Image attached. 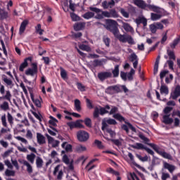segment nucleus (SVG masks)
Wrapping results in <instances>:
<instances>
[{
    "instance_id": "32",
    "label": "nucleus",
    "mask_w": 180,
    "mask_h": 180,
    "mask_svg": "<svg viewBox=\"0 0 180 180\" xmlns=\"http://www.w3.org/2000/svg\"><path fill=\"white\" fill-rule=\"evenodd\" d=\"M179 43H180V35L179 36V37L174 39L173 40V42L170 44L171 49H175L176 46L179 44Z\"/></svg>"
},
{
    "instance_id": "27",
    "label": "nucleus",
    "mask_w": 180,
    "mask_h": 180,
    "mask_svg": "<svg viewBox=\"0 0 180 180\" xmlns=\"http://www.w3.org/2000/svg\"><path fill=\"white\" fill-rule=\"evenodd\" d=\"M75 110H77V112H81V110H82V108L81 107V101L79 99L75 100Z\"/></svg>"
},
{
    "instance_id": "2",
    "label": "nucleus",
    "mask_w": 180,
    "mask_h": 180,
    "mask_svg": "<svg viewBox=\"0 0 180 180\" xmlns=\"http://www.w3.org/2000/svg\"><path fill=\"white\" fill-rule=\"evenodd\" d=\"M134 4L136 5L138 8H141V9H145V11H153V12L160 11V7L155 5L147 4L146 1L143 0H135Z\"/></svg>"
},
{
    "instance_id": "8",
    "label": "nucleus",
    "mask_w": 180,
    "mask_h": 180,
    "mask_svg": "<svg viewBox=\"0 0 180 180\" xmlns=\"http://www.w3.org/2000/svg\"><path fill=\"white\" fill-rule=\"evenodd\" d=\"M32 68H28L25 71V75H30L31 77H34L35 75H37L39 70L37 68V63H32Z\"/></svg>"
},
{
    "instance_id": "3",
    "label": "nucleus",
    "mask_w": 180,
    "mask_h": 180,
    "mask_svg": "<svg viewBox=\"0 0 180 180\" xmlns=\"http://www.w3.org/2000/svg\"><path fill=\"white\" fill-rule=\"evenodd\" d=\"M118 25L119 24L115 20L108 19L105 20V29L112 33L114 36L119 33V28L117 27Z\"/></svg>"
},
{
    "instance_id": "29",
    "label": "nucleus",
    "mask_w": 180,
    "mask_h": 180,
    "mask_svg": "<svg viewBox=\"0 0 180 180\" xmlns=\"http://www.w3.org/2000/svg\"><path fill=\"white\" fill-rule=\"evenodd\" d=\"M60 77L62 79H64V81H65V79L68 78V74L67 73V70L63 69V67H60Z\"/></svg>"
},
{
    "instance_id": "61",
    "label": "nucleus",
    "mask_w": 180,
    "mask_h": 180,
    "mask_svg": "<svg viewBox=\"0 0 180 180\" xmlns=\"http://www.w3.org/2000/svg\"><path fill=\"white\" fill-rule=\"evenodd\" d=\"M93 65L94 67H101V65H102V62L101 60L96 59L94 60Z\"/></svg>"
},
{
    "instance_id": "39",
    "label": "nucleus",
    "mask_w": 180,
    "mask_h": 180,
    "mask_svg": "<svg viewBox=\"0 0 180 180\" xmlns=\"http://www.w3.org/2000/svg\"><path fill=\"white\" fill-rule=\"evenodd\" d=\"M6 18H8V12L0 8V20H4V19H6Z\"/></svg>"
},
{
    "instance_id": "42",
    "label": "nucleus",
    "mask_w": 180,
    "mask_h": 180,
    "mask_svg": "<svg viewBox=\"0 0 180 180\" xmlns=\"http://www.w3.org/2000/svg\"><path fill=\"white\" fill-rule=\"evenodd\" d=\"M31 113L33 114V115L34 116V117H36V119H37V120L41 122V120H43V115H41V114L40 113L37 114L36 111H33L32 110H31Z\"/></svg>"
},
{
    "instance_id": "18",
    "label": "nucleus",
    "mask_w": 180,
    "mask_h": 180,
    "mask_svg": "<svg viewBox=\"0 0 180 180\" xmlns=\"http://www.w3.org/2000/svg\"><path fill=\"white\" fill-rule=\"evenodd\" d=\"M85 25L86 23L84 22H76L73 26L74 30H75V32H79V30H82V29H85Z\"/></svg>"
},
{
    "instance_id": "51",
    "label": "nucleus",
    "mask_w": 180,
    "mask_h": 180,
    "mask_svg": "<svg viewBox=\"0 0 180 180\" xmlns=\"http://www.w3.org/2000/svg\"><path fill=\"white\" fill-rule=\"evenodd\" d=\"M110 15L111 18H118L119 17V14L115 9H111L110 11Z\"/></svg>"
},
{
    "instance_id": "13",
    "label": "nucleus",
    "mask_w": 180,
    "mask_h": 180,
    "mask_svg": "<svg viewBox=\"0 0 180 180\" xmlns=\"http://www.w3.org/2000/svg\"><path fill=\"white\" fill-rule=\"evenodd\" d=\"M30 98L33 102V103L37 106V108H41V97L39 98H34V94L33 92H30Z\"/></svg>"
},
{
    "instance_id": "26",
    "label": "nucleus",
    "mask_w": 180,
    "mask_h": 180,
    "mask_svg": "<svg viewBox=\"0 0 180 180\" xmlns=\"http://www.w3.org/2000/svg\"><path fill=\"white\" fill-rule=\"evenodd\" d=\"M11 98H12V94L10 91H6V95L0 97V101L5 100L11 102Z\"/></svg>"
},
{
    "instance_id": "44",
    "label": "nucleus",
    "mask_w": 180,
    "mask_h": 180,
    "mask_svg": "<svg viewBox=\"0 0 180 180\" xmlns=\"http://www.w3.org/2000/svg\"><path fill=\"white\" fill-rule=\"evenodd\" d=\"M36 33H38L40 36L43 34V32H44V30H41V25L37 24V25L35 27Z\"/></svg>"
},
{
    "instance_id": "25",
    "label": "nucleus",
    "mask_w": 180,
    "mask_h": 180,
    "mask_svg": "<svg viewBox=\"0 0 180 180\" xmlns=\"http://www.w3.org/2000/svg\"><path fill=\"white\" fill-rule=\"evenodd\" d=\"M114 36L116 39H118L120 41H122V43H126V40L127 39V37H126V35H122L119 34V32H117V34Z\"/></svg>"
},
{
    "instance_id": "45",
    "label": "nucleus",
    "mask_w": 180,
    "mask_h": 180,
    "mask_svg": "<svg viewBox=\"0 0 180 180\" xmlns=\"http://www.w3.org/2000/svg\"><path fill=\"white\" fill-rule=\"evenodd\" d=\"M70 18H72V20L73 22H77L78 20H81V18H79V16H78L75 13H70Z\"/></svg>"
},
{
    "instance_id": "15",
    "label": "nucleus",
    "mask_w": 180,
    "mask_h": 180,
    "mask_svg": "<svg viewBox=\"0 0 180 180\" xmlns=\"http://www.w3.org/2000/svg\"><path fill=\"white\" fill-rule=\"evenodd\" d=\"M28 61H32V57L26 58L23 63L20 64L19 68V71H20V72H23V71H25V68H27V67L29 66V63H27Z\"/></svg>"
},
{
    "instance_id": "21",
    "label": "nucleus",
    "mask_w": 180,
    "mask_h": 180,
    "mask_svg": "<svg viewBox=\"0 0 180 180\" xmlns=\"http://www.w3.org/2000/svg\"><path fill=\"white\" fill-rule=\"evenodd\" d=\"M136 25H141L143 24V27H146L147 26V19L144 17H139L136 19Z\"/></svg>"
},
{
    "instance_id": "63",
    "label": "nucleus",
    "mask_w": 180,
    "mask_h": 180,
    "mask_svg": "<svg viewBox=\"0 0 180 180\" xmlns=\"http://www.w3.org/2000/svg\"><path fill=\"white\" fill-rule=\"evenodd\" d=\"M7 119L10 124H13V117L9 112L7 113Z\"/></svg>"
},
{
    "instance_id": "54",
    "label": "nucleus",
    "mask_w": 180,
    "mask_h": 180,
    "mask_svg": "<svg viewBox=\"0 0 180 180\" xmlns=\"http://www.w3.org/2000/svg\"><path fill=\"white\" fill-rule=\"evenodd\" d=\"M62 161L63 162H64V164H66V165H68V164H70V158H68V155H64L63 156Z\"/></svg>"
},
{
    "instance_id": "24",
    "label": "nucleus",
    "mask_w": 180,
    "mask_h": 180,
    "mask_svg": "<svg viewBox=\"0 0 180 180\" xmlns=\"http://www.w3.org/2000/svg\"><path fill=\"white\" fill-rule=\"evenodd\" d=\"M96 161H98V159H93L86 165V166L85 167V169H87L88 172H89V171H92V169H94V168L96 167L95 165H94L89 167V165L94 164V162H95Z\"/></svg>"
},
{
    "instance_id": "47",
    "label": "nucleus",
    "mask_w": 180,
    "mask_h": 180,
    "mask_svg": "<svg viewBox=\"0 0 180 180\" xmlns=\"http://www.w3.org/2000/svg\"><path fill=\"white\" fill-rule=\"evenodd\" d=\"M76 85L77 86V89H79V91H80V92H85V91H86L85 86L84 84H82V83L77 82L76 84Z\"/></svg>"
},
{
    "instance_id": "33",
    "label": "nucleus",
    "mask_w": 180,
    "mask_h": 180,
    "mask_svg": "<svg viewBox=\"0 0 180 180\" xmlns=\"http://www.w3.org/2000/svg\"><path fill=\"white\" fill-rule=\"evenodd\" d=\"M122 27L125 32H133V27L127 22H123Z\"/></svg>"
},
{
    "instance_id": "14",
    "label": "nucleus",
    "mask_w": 180,
    "mask_h": 180,
    "mask_svg": "<svg viewBox=\"0 0 180 180\" xmlns=\"http://www.w3.org/2000/svg\"><path fill=\"white\" fill-rule=\"evenodd\" d=\"M126 124H122L121 126V129L126 131V133H129V129H130L133 131H136V128L134 127L133 124H131L130 122H125Z\"/></svg>"
},
{
    "instance_id": "43",
    "label": "nucleus",
    "mask_w": 180,
    "mask_h": 180,
    "mask_svg": "<svg viewBox=\"0 0 180 180\" xmlns=\"http://www.w3.org/2000/svg\"><path fill=\"white\" fill-rule=\"evenodd\" d=\"M107 172H108V174H112L113 175H115L116 176H119L120 175V173H119V172L115 171V169H113V168L112 167H109L106 169Z\"/></svg>"
},
{
    "instance_id": "36",
    "label": "nucleus",
    "mask_w": 180,
    "mask_h": 180,
    "mask_svg": "<svg viewBox=\"0 0 180 180\" xmlns=\"http://www.w3.org/2000/svg\"><path fill=\"white\" fill-rule=\"evenodd\" d=\"M49 119H51L49 121V123L51 125L53 126L54 127H57V123H58V120L56 118H54V117L53 116H50Z\"/></svg>"
},
{
    "instance_id": "53",
    "label": "nucleus",
    "mask_w": 180,
    "mask_h": 180,
    "mask_svg": "<svg viewBox=\"0 0 180 180\" xmlns=\"http://www.w3.org/2000/svg\"><path fill=\"white\" fill-rule=\"evenodd\" d=\"M94 144H96V146H97L98 148H99L100 150H102V148H103V145H102V141L96 139L94 141Z\"/></svg>"
},
{
    "instance_id": "48",
    "label": "nucleus",
    "mask_w": 180,
    "mask_h": 180,
    "mask_svg": "<svg viewBox=\"0 0 180 180\" xmlns=\"http://www.w3.org/2000/svg\"><path fill=\"white\" fill-rule=\"evenodd\" d=\"M168 87L167 86L162 85L160 87V94H165V95H168L169 94Z\"/></svg>"
},
{
    "instance_id": "19",
    "label": "nucleus",
    "mask_w": 180,
    "mask_h": 180,
    "mask_svg": "<svg viewBox=\"0 0 180 180\" xmlns=\"http://www.w3.org/2000/svg\"><path fill=\"white\" fill-rule=\"evenodd\" d=\"M163 167L165 168V169H168L169 172H170V174H172L174 172V171H175V166L172 165L167 162H165L163 163Z\"/></svg>"
},
{
    "instance_id": "35",
    "label": "nucleus",
    "mask_w": 180,
    "mask_h": 180,
    "mask_svg": "<svg viewBox=\"0 0 180 180\" xmlns=\"http://www.w3.org/2000/svg\"><path fill=\"white\" fill-rule=\"evenodd\" d=\"M43 164H44L43 159H41V158L40 157H37L36 159L37 168H43Z\"/></svg>"
},
{
    "instance_id": "10",
    "label": "nucleus",
    "mask_w": 180,
    "mask_h": 180,
    "mask_svg": "<svg viewBox=\"0 0 180 180\" xmlns=\"http://www.w3.org/2000/svg\"><path fill=\"white\" fill-rule=\"evenodd\" d=\"M67 126L70 127V130H72V129H85V126L81 124L79 120H77L76 122H68Z\"/></svg>"
},
{
    "instance_id": "20",
    "label": "nucleus",
    "mask_w": 180,
    "mask_h": 180,
    "mask_svg": "<svg viewBox=\"0 0 180 180\" xmlns=\"http://www.w3.org/2000/svg\"><path fill=\"white\" fill-rule=\"evenodd\" d=\"M37 140L38 144L40 146H41V144H46V137L40 133L37 134Z\"/></svg>"
},
{
    "instance_id": "1",
    "label": "nucleus",
    "mask_w": 180,
    "mask_h": 180,
    "mask_svg": "<svg viewBox=\"0 0 180 180\" xmlns=\"http://www.w3.org/2000/svg\"><path fill=\"white\" fill-rule=\"evenodd\" d=\"M139 138L141 139V140H143L146 143V144H148V146L151 147V148H153V150H154V151H155L157 154H158L159 155H161V157H162L163 158H165L166 160H170L171 161H172V155H171V154L165 151L160 150V147L155 145V143H150V139L146 137V136L143 134H139Z\"/></svg>"
},
{
    "instance_id": "11",
    "label": "nucleus",
    "mask_w": 180,
    "mask_h": 180,
    "mask_svg": "<svg viewBox=\"0 0 180 180\" xmlns=\"http://www.w3.org/2000/svg\"><path fill=\"white\" fill-rule=\"evenodd\" d=\"M112 74L110 72H101L98 74V78L100 81H105L108 78H112Z\"/></svg>"
},
{
    "instance_id": "60",
    "label": "nucleus",
    "mask_w": 180,
    "mask_h": 180,
    "mask_svg": "<svg viewBox=\"0 0 180 180\" xmlns=\"http://www.w3.org/2000/svg\"><path fill=\"white\" fill-rule=\"evenodd\" d=\"M150 30L151 33H153V34L157 33L158 30H157V27L155 25L151 24L150 25Z\"/></svg>"
},
{
    "instance_id": "57",
    "label": "nucleus",
    "mask_w": 180,
    "mask_h": 180,
    "mask_svg": "<svg viewBox=\"0 0 180 180\" xmlns=\"http://www.w3.org/2000/svg\"><path fill=\"white\" fill-rule=\"evenodd\" d=\"M1 123L4 127H8V124L6 123V115L5 114L1 116Z\"/></svg>"
},
{
    "instance_id": "12",
    "label": "nucleus",
    "mask_w": 180,
    "mask_h": 180,
    "mask_svg": "<svg viewBox=\"0 0 180 180\" xmlns=\"http://www.w3.org/2000/svg\"><path fill=\"white\" fill-rule=\"evenodd\" d=\"M112 91H114L116 94H119V93L122 92L120 87L117 85L110 86L105 90L106 93L109 94H113Z\"/></svg>"
},
{
    "instance_id": "55",
    "label": "nucleus",
    "mask_w": 180,
    "mask_h": 180,
    "mask_svg": "<svg viewBox=\"0 0 180 180\" xmlns=\"http://www.w3.org/2000/svg\"><path fill=\"white\" fill-rule=\"evenodd\" d=\"M6 176H15V171L6 169L5 172Z\"/></svg>"
},
{
    "instance_id": "9",
    "label": "nucleus",
    "mask_w": 180,
    "mask_h": 180,
    "mask_svg": "<svg viewBox=\"0 0 180 180\" xmlns=\"http://www.w3.org/2000/svg\"><path fill=\"white\" fill-rule=\"evenodd\" d=\"M134 148H135L136 150H146L148 154L154 156V151L150 149V148H147L146 146H143V143H136L134 146Z\"/></svg>"
},
{
    "instance_id": "34",
    "label": "nucleus",
    "mask_w": 180,
    "mask_h": 180,
    "mask_svg": "<svg viewBox=\"0 0 180 180\" xmlns=\"http://www.w3.org/2000/svg\"><path fill=\"white\" fill-rule=\"evenodd\" d=\"M167 56H169V60H175L176 59V56H175V52H174V51L167 49Z\"/></svg>"
},
{
    "instance_id": "64",
    "label": "nucleus",
    "mask_w": 180,
    "mask_h": 180,
    "mask_svg": "<svg viewBox=\"0 0 180 180\" xmlns=\"http://www.w3.org/2000/svg\"><path fill=\"white\" fill-rule=\"evenodd\" d=\"M107 133L110 134V137L113 138L116 136V134L115 133V131L112 130L110 128H107Z\"/></svg>"
},
{
    "instance_id": "38",
    "label": "nucleus",
    "mask_w": 180,
    "mask_h": 180,
    "mask_svg": "<svg viewBox=\"0 0 180 180\" xmlns=\"http://www.w3.org/2000/svg\"><path fill=\"white\" fill-rule=\"evenodd\" d=\"M94 16H95V13L89 11V12L85 13L82 15V18H84V19H86L88 20L89 19H91V18H94Z\"/></svg>"
},
{
    "instance_id": "16",
    "label": "nucleus",
    "mask_w": 180,
    "mask_h": 180,
    "mask_svg": "<svg viewBox=\"0 0 180 180\" xmlns=\"http://www.w3.org/2000/svg\"><path fill=\"white\" fill-rule=\"evenodd\" d=\"M29 25V20H24L20 26V30H19V34H23L25 33V30H26V27Z\"/></svg>"
},
{
    "instance_id": "37",
    "label": "nucleus",
    "mask_w": 180,
    "mask_h": 180,
    "mask_svg": "<svg viewBox=\"0 0 180 180\" xmlns=\"http://www.w3.org/2000/svg\"><path fill=\"white\" fill-rule=\"evenodd\" d=\"M161 18H162V15L160 14H157L154 13H151L150 14L151 20H153V21L159 20V19H161Z\"/></svg>"
},
{
    "instance_id": "31",
    "label": "nucleus",
    "mask_w": 180,
    "mask_h": 180,
    "mask_svg": "<svg viewBox=\"0 0 180 180\" xmlns=\"http://www.w3.org/2000/svg\"><path fill=\"white\" fill-rule=\"evenodd\" d=\"M79 49H80V50H82L83 51H87V53L91 52L92 50L89 46L85 45L84 44H80L79 46Z\"/></svg>"
},
{
    "instance_id": "28",
    "label": "nucleus",
    "mask_w": 180,
    "mask_h": 180,
    "mask_svg": "<svg viewBox=\"0 0 180 180\" xmlns=\"http://www.w3.org/2000/svg\"><path fill=\"white\" fill-rule=\"evenodd\" d=\"M120 70L119 69V65H116L114 68V70L112 71L113 78H117L119 77V74Z\"/></svg>"
},
{
    "instance_id": "50",
    "label": "nucleus",
    "mask_w": 180,
    "mask_h": 180,
    "mask_svg": "<svg viewBox=\"0 0 180 180\" xmlns=\"http://www.w3.org/2000/svg\"><path fill=\"white\" fill-rule=\"evenodd\" d=\"M1 108L3 110H8L9 109V103L6 101H4L1 105H0Z\"/></svg>"
},
{
    "instance_id": "4",
    "label": "nucleus",
    "mask_w": 180,
    "mask_h": 180,
    "mask_svg": "<svg viewBox=\"0 0 180 180\" xmlns=\"http://www.w3.org/2000/svg\"><path fill=\"white\" fill-rule=\"evenodd\" d=\"M172 109H174V108L167 106L163 110V113H165V115L162 117V122L165 124H172V123H174V119L171 118V115H169Z\"/></svg>"
},
{
    "instance_id": "59",
    "label": "nucleus",
    "mask_w": 180,
    "mask_h": 180,
    "mask_svg": "<svg viewBox=\"0 0 180 180\" xmlns=\"http://www.w3.org/2000/svg\"><path fill=\"white\" fill-rule=\"evenodd\" d=\"M86 106L89 109H94V105L89 98L86 99Z\"/></svg>"
},
{
    "instance_id": "52",
    "label": "nucleus",
    "mask_w": 180,
    "mask_h": 180,
    "mask_svg": "<svg viewBox=\"0 0 180 180\" xmlns=\"http://www.w3.org/2000/svg\"><path fill=\"white\" fill-rule=\"evenodd\" d=\"M115 119L119 120V122H124L125 119L120 114L117 113L114 115Z\"/></svg>"
},
{
    "instance_id": "30",
    "label": "nucleus",
    "mask_w": 180,
    "mask_h": 180,
    "mask_svg": "<svg viewBox=\"0 0 180 180\" xmlns=\"http://www.w3.org/2000/svg\"><path fill=\"white\" fill-rule=\"evenodd\" d=\"M22 164L27 167L28 174H32V172H33V167H32V165L27 161L23 160Z\"/></svg>"
},
{
    "instance_id": "5",
    "label": "nucleus",
    "mask_w": 180,
    "mask_h": 180,
    "mask_svg": "<svg viewBox=\"0 0 180 180\" xmlns=\"http://www.w3.org/2000/svg\"><path fill=\"white\" fill-rule=\"evenodd\" d=\"M100 109L98 107H95L94 112L93 113V116L95 119H98L99 117V115L103 116V115H106V113H109V110H110V106L109 105H106L105 108L99 106ZM107 109V110H106Z\"/></svg>"
},
{
    "instance_id": "41",
    "label": "nucleus",
    "mask_w": 180,
    "mask_h": 180,
    "mask_svg": "<svg viewBox=\"0 0 180 180\" xmlns=\"http://www.w3.org/2000/svg\"><path fill=\"white\" fill-rule=\"evenodd\" d=\"M136 158H138V160H139L142 162H146L148 161V156H147V155H146L144 157H142L141 155H139L136 153Z\"/></svg>"
},
{
    "instance_id": "46",
    "label": "nucleus",
    "mask_w": 180,
    "mask_h": 180,
    "mask_svg": "<svg viewBox=\"0 0 180 180\" xmlns=\"http://www.w3.org/2000/svg\"><path fill=\"white\" fill-rule=\"evenodd\" d=\"M75 150L77 153H84V151L86 150V147L82 145H79L76 147Z\"/></svg>"
},
{
    "instance_id": "49",
    "label": "nucleus",
    "mask_w": 180,
    "mask_h": 180,
    "mask_svg": "<svg viewBox=\"0 0 180 180\" xmlns=\"http://www.w3.org/2000/svg\"><path fill=\"white\" fill-rule=\"evenodd\" d=\"M129 61H131V63H134V61H136L137 60H139V57L136 53H133L129 56Z\"/></svg>"
},
{
    "instance_id": "7",
    "label": "nucleus",
    "mask_w": 180,
    "mask_h": 180,
    "mask_svg": "<svg viewBox=\"0 0 180 180\" xmlns=\"http://www.w3.org/2000/svg\"><path fill=\"white\" fill-rule=\"evenodd\" d=\"M77 139L80 143H85L89 140V133L86 131L79 130L77 132Z\"/></svg>"
},
{
    "instance_id": "23",
    "label": "nucleus",
    "mask_w": 180,
    "mask_h": 180,
    "mask_svg": "<svg viewBox=\"0 0 180 180\" xmlns=\"http://www.w3.org/2000/svg\"><path fill=\"white\" fill-rule=\"evenodd\" d=\"M1 79L4 82H5V84H6V85H8V86H11V85L13 84L12 79H8L6 75H2Z\"/></svg>"
},
{
    "instance_id": "40",
    "label": "nucleus",
    "mask_w": 180,
    "mask_h": 180,
    "mask_svg": "<svg viewBox=\"0 0 180 180\" xmlns=\"http://www.w3.org/2000/svg\"><path fill=\"white\" fill-rule=\"evenodd\" d=\"M36 158V155L34 153H31L27 155V160L31 164H34V159Z\"/></svg>"
},
{
    "instance_id": "17",
    "label": "nucleus",
    "mask_w": 180,
    "mask_h": 180,
    "mask_svg": "<svg viewBox=\"0 0 180 180\" xmlns=\"http://www.w3.org/2000/svg\"><path fill=\"white\" fill-rule=\"evenodd\" d=\"M180 96V86L178 85L176 86L174 91L173 93L171 94L170 98H172V99H177V98Z\"/></svg>"
},
{
    "instance_id": "62",
    "label": "nucleus",
    "mask_w": 180,
    "mask_h": 180,
    "mask_svg": "<svg viewBox=\"0 0 180 180\" xmlns=\"http://www.w3.org/2000/svg\"><path fill=\"white\" fill-rule=\"evenodd\" d=\"M168 72H169L168 70H162L160 72V78L162 81V79H164V77H165V75H167V74H168Z\"/></svg>"
},
{
    "instance_id": "58",
    "label": "nucleus",
    "mask_w": 180,
    "mask_h": 180,
    "mask_svg": "<svg viewBox=\"0 0 180 180\" xmlns=\"http://www.w3.org/2000/svg\"><path fill=\"white\" fill-rule=\"evenodd\" d=\"M127 42L129 44H134V39H133V37H131V36L129 35L127 37L126 43Z\"/></svg>"
},
{
    "instance_id": "56",
    "label": "nucleus",
    "mask_w": 180,
    "mask_h": 180,
    "mask_svg": "<svg viewBox=\"0 0 180 180\" xmlns=\"http://www.w3.org/2000/svg\"><path fill=\"white\" fill-rule=\"evenodd\" d=\"M120 12L122 15V16H124V18H129V13L126 11L124 8H120Z\"/></svg>"
},
{
    "instance_id": "6",
    "label": "nucleus",
    "mask_w": 180,
    "mask_h": 180,
    "mask_svg": "<svg viewBox=\"0 0 180 180\" xmlns=\"http://www.w3.org/2000/svg\"><path fill=\"white\" fill-rule=\"evenodd\" d=\"M89 11H91V12H95V13H101L97 15V19H103L104 18H111L110 16V11H102L100 8H98L96 7H89Z\"/></svg>"
},
{
    "instance_id": "22",
    "label": "nucleus",
    "mask_w": 180,
    "mask_h": 180,
    "mask_svg": "<svg viewBox=\"0 0 180 180\" xmlns=\"http://www.w3.org/2000/svg\"><path fill=\"white\" fill-rule=\"evenodd\" d=\"M84 122L85 126H86V127H89V129H91V127H92V120H91V118L89 117H86L84 119V120H80L79 122Z\"/></svg>"
}]
</instances>
